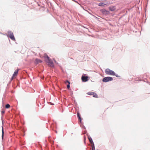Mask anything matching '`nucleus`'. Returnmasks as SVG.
I'll return each mask as SVG.
<instances>
[{"label": "nucleus", "mask_w": 150, "mask_h": 150, "mask_svg": "<svg viewBox=\"0 0 150 150\" xmlns=\"http://www.w3.org/2000/svg\"><path fill=\"white\" fill-rule=\"evenodd\" d=\"M105 72L107 74L113 76L115 75V73L114 71L109 69H106Z\"/></svg>", "instance_id": "f257e3e1"}, {"label": "nucleus", "mask_w": 150, "mask_h": 150, "mask_svg": "<svg viewBox=\"0 0 150 150\" xmlns=\"http://www.w3.org/2000/svg\"><path fill=\"white\" fill-rule=\"evenodd\" d=\"M113 78L110 77H107L104 78L102 80V81L104 82H107L112 80Z\"/></svg>", "instance_id": "f03ea898"}, {"label": "nucleus", "mask_w": 150, "mask_h": 150, "mask_svg": "<svg viewBox=\"0 0 150 150\" xmlns=\"http://www.w3.org/2000/svg\"><path fill=\"white\" fill-rule=\"evenodd\" d=\"M8 35L10 37V38L12 40H15V38H14V35H13V33L11 31H8Z\"/></svg>", "instance_id": "7ed1b4c3"}, {"label": "nucleus", "mask_w": 150, "mask_h": 150, "mask_svg": "<svg viewBox=\"0 0 150 150\" xmlns=\"http://www.w3.org/2000/svg\"><path fill=\"white\" fill-rule=\"evenodd\" d=\"M47 62L48 63V66L51 67H54V64L50 59H48V61Z\"/></svg>", "instance_id": "20e7f679"}, {"label": "nucleus", "mask_w": 150, "mask_h": 150, "mask_svg": "<svg viewBox=\"0 0 150 150\" xmlns=\"http://www.w3.org/2000/svg\"><path fill=\"white\" fill-rule=\"evenodd\" d=\"M101 12L103 14L105 15H108L109 13V12L105 10V9H103L100 10Z\"/></svg>", "instance_id": "39448f33"}, {"label": "nucleus", "mask_w": 150, "mask_h": 150, "mask_svg": "<svg viewBox=\"0 0 150 150\" xmlns=\"http://www.w3.org/2000/svg\"><path fill=\"white\" fill-rule=\"evenodd\" d=\"M88 78L87 76H83L81 77V79L83 81L86 82L88 80Z\"/></svg>", "instance_id": "423d86ee"}, {"label": "nucleus", "mask_w": 150, "mask_h": 150, "mask_svg": "<svg viewBox=\"0 0 150 150\" xmlns=\"http://www.w3.org/2000/svg\"><path fill=\"white\" fill-rule=\"evenodd\" d=\"M18 70L17 69L16 71L14 72V74H13V76L11 79V80H12L13 79L14 77L16 76L18 74Z\"/></svg>", "instance_id": "0eeeda50"}, {"label": "nucleus", "mask_w": 150, "mask_h": 150, "mask_svg": "<svg viewBox=\"0 0 150 150\" xmlns=\"http://www.w3.org/2000/svg\"><path fill=\"white\" fill-rule=\"evenodd\" d=\"M115 9V7L114 6H111L109 8V10L111 11H114Z\"/></svg>", "instance_id": "6e6552de"}, {"label": "nucleus", "mask_w": 150, "mask_h": 150, "mask_svg": "<svg viewBox=\"0 0 150 150\" xmlns=\"http://www.w3.org/2000/svg\"><path fill=\"white\" fill-rule=\"evenodd\" d=\"M35 62L37 64H38L39 63L42 62V61L41 60H40V59H36L35 60Z\"/></svg>", "instance_id": "1a4fd4ad"}, {"label": "nucleus", "mask_w": 150, "mask_h": 150, "mask_svg": "<svg viewBox=\"0 0 150 150\" xmlns=\"http://www.w3.org/2000/svg\"><path fill=\"white\" fill-rule=\"evenodd\" d=\"M77 116L79 120V121H80V122H81V119L80 116V114L78 112L77 113Z\"/></svg>", "instance_id": "9d476101"}, {"label": "nucleus", "mask_w": 150, "mask_h": 150, "mask_svg": "<svg viewBox=\"0 0 150 150\" xmlns=\"http://www.w3.org/2000/svg\"><path fill=\"white\" fill-rule=\"evenodd\" d=\"M88 139L89 141V142L91 143V144H92L93 145L94 143L93 142V141L92 140V138L91 137H88Z\"/></svg>", "instance_id": "9b49d317"}, {"label": "nucleus", "mask_w": 150, "mask_h": 150, "mask_svg": "<svg viewBox=\"0 0 150 150\" xmlns=\"http://www.w3.org/2000/svg\"><path fill=\"white\" fill-rule=\"evenodd\" d=\"M106 4L103 3H100L98 4V6H104Z\"/></svg>", "instance_id": "f8f14e48"}, {"label": "nucleus", "mask_w": 150, "mask_h": 150, "mask_svg": "<svg viewBox=\"0 0 150 150\" xmlns=\"http://www.w3.org/2000/svg\"><path fill=\"white\" fill-rule=\"evenodd\" d=\"M44 57L45 58H47V60L50 59L49 57L48 56L47 54H45L44 55Z\"/></svg>", "instance_id": "ddd939ff"}, {"label": "nucleus", "mask_w": 150, "mask_h": 150, "mask_svg": "<svg viewBox=\"0 0 150 150\" xmlns=\"http://www.w3.org/2000/svg\"><path fill=\"white\" fill-rule=\"evenodd\" d=\"M93 97L95 98H97L98 97V95L96 94V93L94 92L93 94Z\"/></svg>", "instance_id": "4468645a"}, {"label": "nucleus", "mask_w": 150, "mask_h": 150, "mask_svg": "<svg viewBox=\"0 0 150 150\" xmlns=\"http://www.w3.org/2000/svg\"><path fill=\"white\" fill-rule=\"evenodd\" d=\"M10 107V106L9 104H7L5 106V108H9Z\"/></svg>", "instance_id": "2eb2a0df"}, {"label": "nucleus", "mask_w": 150, "mask_h": 150, "mask_svg": "<svg viewBox=\"0 0 150 150\" xmlns=\"http://www.w3.org/2000/svg\"><path fill=\"white\" fill-rule=\"evenodd\" d=\"M67 82L69 84L67 85V88H68V89H69L70 88V85H69V84H70V82L68 81H67Z\"/></svg>", "instance_id": "dca6fc26"}, {"label": "nucleus", "mask_w": 150, "mask_h": 150, "mask_svg": "<svg viewBox=\"0 0 150 150\" xmlns=\"http://www.w3.org/2000/svg\"><path fill=\"white\" fill-rule=\"evenodd\" d=\"M93 93V92H89L88 93V94L90 95H92Z\"/></svg>", "instance_id": "f3484780"}, {"label": "nucleus", "mask_w": 150, "mask_h": 150, "mask_svg": "<svg viewBox=\"0 0 150 150\" xmlns=\"http://www.w3.org/2000/svg\"><path fill=\"white\" fill-rule=\"evenodd\" d=\"M2 138H3V136H4V132L3 128V127H2Z\"/></svg>", "instance_id": "a211bd4d"}, {"label": "nucleus", "mask_w": 150, "mask_h": 150, "mask_svg": "<svg viewBox=\"0 0 150 150\" xmlns=\"http://www.w3.org/2000/svg\"><path fill=\"white\" fill-rule=\"evenodd\" d=\"M92 150H95V147L94 146V144L93 145L92 144Z\"/></svg>", "instance_id": "6ab92c4d"}, {"label": "nucleus", "mask_w": 150, "mask_h": 150, "mask_svg": "<svg viewBox=\"0 0 150 150\" xmlns=\"http://www.w3.org/2000/svg\"><path fill=\"white\" fill-rule=\"evenodd\" d=\"M4 112H5V110H2V111H1V113H2V114H4Z\"/></svg>", "instance_id": "aec40b11"}, {"label": "nucleus", "mask_w": 150, "mask_h": 150, "mask_svg": "<svg viewBox=\"0 0 150 150\" xmlns=\"http://www.w3.org/2000/svg\"><path fill=\"white\" fill-rule=\"evenodd\" d=\"M115 76H117V77H118V76H117V75H116Z\"/></svg>", "instance_id": "412c9836"}]
</instances>
